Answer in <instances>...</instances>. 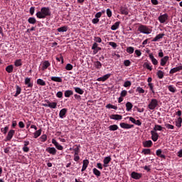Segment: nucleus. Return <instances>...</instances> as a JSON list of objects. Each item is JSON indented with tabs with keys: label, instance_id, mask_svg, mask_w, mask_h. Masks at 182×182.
Masks as SVG:
<instances>
[{
	"label": "nucleus",
	"instance_id": "obj_38",
	"mask_svg": "<svg viewBox=\"0 0 182 182\" xmlns=\"http://www.w3.org/2000/svg\"><path fill=\"white\" fill-rule=\"evenodd\" d=\"M156 76L159 77V79H163V77H164V72L162 70H158L156 73Z\"/></svg>",
	"mask_w": 182,
	"mask_h": 182
},
{
	"label": "nucleus",
	"instance_id": "obj_17",
	"mask_svg": "<svg viewBox=\"0 0 182 182\" xmlns=\"http://www.w3.org/2000/svg\"><path fill=\"white\" fill-rule=\"evenodd\" d=\"M25 85L27 86V87H30L31 89L33 87V82H31V77L25 78Z\"/></svg>",
	"mask_w": 182,
	"mask_h": 182
},
{
	"label": "nucleus",
	"instance_id": "obj_55",
	"mask_svg": "<svg viewBox=\"0 0 182 182\" xmlns=\"http://www.w3.org/2000/svg\"><path fill=\"white\" fill-rule=\"evenodd\" d=\"M130 86H132V82L130 81H126L124 83V87H130Z\"/></svg>",
	"mask_w": 182,
	"mask_h": 182
},
{
	"label": "nucleus",
	"instance_id": "obj_29",
	"mask_svg": "<svg viewBox=\"0 0 182 182\" xmlns=\"http://www.w3.org/2000/svg\"><path fill=\"white\" fill-rule=\"evenodd\" d=\"M163 153V151L161 149L156 150V154L158 156V157H161V159H166V155L161 154Z\"/></svg>",
	"mask_w": 182,
	"mask_h": 182
},
{
	"label": "nucleus",
	"instance_id": "obj_2",
	"mask_svg": "<svg viewBox=\"0 0 182 182\" xmlns=\"http://www.w3.org/2000/svg\"><path fill=\"white\" fill-rule=\"evenodd\" d=\"M138 31L141 33H144L145 35H150V33H151L152 32V30L151 28H149L147 26L144 25H140L138 27Z\"/></svg>",
	"mask_w": 182,
	"mask_h": 182
},
{
	"label": "nucleus",
	"instance_id": "obj_59",
	"mask_svg": "<svg viewBox=\"0 0 182 182\" xmlns=\"http://www.w3.org/2000/svg\"><path fill=\"white\" fill-rule=\"evenodd\" d=\"M56 96L59 99H62V97H63V92H62V91L58 92Z\"/></svg>",
	"mask_w": 182,
	"mask_h": 182
},
{
	"label": "nucleus",
	"instance_id": "obj_37",
	"mask_svg": "<svg viewBox=\"0 0 182 182\" xmlns=\"http://www.w3.org/2000/svg\"><path fill=\"white\" fill-rule=\"evenodd\" d=\"M6 71L8 73H12L14 72V65H9L6 68Z\"/></svg>",
	"mask_w": 182,
	"mask_h": 182
},
{
	"label": "nucleus",
	"instance_id": "obj_8",
	"mask_svg": "<svg viewBox=\"0 0 182 182\" xmlns=\"http://www.w3.org/2000/svg\"><path fill=\"white\" fill-rule=\"evenodd\" d=\"M46 151L49 153V154H52V156H56V153H58V150H56L55 147H48L46 148Z\"/></svg>",
	"mask_w": 182,
	"mask_h": 182
},
{
	"label": "nucleus",
	"instance_id": "obj_52",
	"mask_svg": "<svg viewBox=\"0 0 182 182\" xmlns=\"http://www.w3.org/2000/svg\"><path fill=\"white\" fill-rule=\"evenodd\" d=\"M65 69L66 70H72L73 69V65H72L70 63H68L66 65Z\"/></svg>",
	"mask_w": 182,
	"mask_h": 182
},
{
	"label": "nucleus",
	"instance_id": "obj_45",
	"mask_svg": "<svg viewBox=\"0 0 182 182\" xmlns=\"http://www.w3.org/2000/svg\"><path fill=\"white\" fill-rule=\"evenodd\" d=\"M42 134V129H38L34 133V139H38Z\"/></svg>",
	"mask_w": 182,
	"mask_h": 182
},
{
	"label": "nucleus",
	"instance_id": "obj_7",
	"mask_svg": "<svg viewBox=\"0 0 182 182\" xmlns=\"http://www.w3.org/2000/svg\"><path fill=\"white\" fill-rule=\"evenodd\" d=\"M143 176L142 173H139L136 171H133L131 173L132 178H134V180H140V178Z\"/></svg>",
	"mask_w": 182,
	"mask_h": 182
},
{
	"label": "nucleus",
	"instance_id": "obj_42",
	"mask_svg": "<svg viewBox=\"0 0 182 182\" xmlns=\"http://www.w3.org/2000/svg\"><path fill=\"white\" fill-rule=\"evenodd\" d=\"M127 53H129V55H132V53H134V48L132 46L127 47Z\"/></svg>",
	"mask_w": 182,
	"mask_h": 182
},
{
	"label": "nucleus",
	"instance_id": "obj_47",
	"mask_svg": "<svg viewBox=\"0 0 182 182\" xmlns=\"http://www.w3.org/2000/svg\"><path fill=\"white\" fill-rule=\"evenodd\" d=\"M107 109H114V110H117V106L116 105H112L111 104H108L106 105Z\"/></svg>",
	"mask_w": 182,
	"mask_h": 182
},
{
	"label": "nucleus",
	"instance_id": "obj_62",
	"mask_svg": "<svg viewBox=\"0 0 182 182\" xmlns=\"http://www.w3.org/2000/svg\"><path fill=\"white\" fill-rule=\"evenodd\" d=\"M124 66H130L132 65V62H130L129 60H125L124 61Z\"/></svg>",
	"mask_w": 182,
	"mask_h": 182
},
{
	"label": "nucleus",
	"instance_id": "obj_54",
	"mask_svg": "<svg viewBox=\"0 0 182 182\" xmlns=\"http://www.w3.org/2000/svg\"><path fill=\"white\" fill-rule=\"evenodd\" d=\"M148 86L151 90V92H152L153 93H154V85H153V83H149Z\"/></svg>",
	"mask_w": 182,
	"mask_h": 182
},
{
	"label": "nucleus",
	"instance_id": "obj_22",
	"mask_svg": "<svg viewBox=\"0 0 182 182\" xmlns=\"http://www.w3.org/2000/svg\"><path fill=\"white\" fill-rule=\"evenodd\" d=\"M119 11L122 15H129V9L127 7L121 6Z\"/></svg>",
	"mask_w": 182,
	"mask_h": 182
},
{
	"label": "nucleus",
	"instance_id": "obj_51",
	"mask_svg": "<svg viewBox=\"0 0 182 182\" xmlns=\"http://www.w3.org/2000/svg\"><path fill=\"white\" fill-rule=\"evenodd\" d=\"M40 139L43 143H45V141L48 140V136H46V134H43L40 137Z\"/></svg>",
	"mask_w": 182,
	"mask_h": 182
},
{
	"label": "nucleus",
	"instance_id": "obj_24",
	"mask_svg": "<svg viewBox=\"0 0 182 182\" xmlns=\"http://www.w3.org/2000/svg\"><path fill=\"white\" fill-rule=\"evenodd\" d=\"M166 34L164 33H159L158 34L152 41L151 42H158L159 39H163V37L165 36Z\"/></svg>",
	"mask_w": 182,
	"mask_h": 182
},
{
	"label": "nucleus",
	"instance_id": "obj_30",
	"mask_svg": "<svg viewBox=\"0 0 182 182\" xmlns=\"http://www.w3.org/2000/svg\"><path fill=\"white\" fill-rule=\"evenodd\" d=\"M65 97H70V96H73V91L68 90H65L64 92Z\"/></svg>",
	"mask_w": 182,
	"mask_h": 182
},
{
	"label": "nucleus",
	"instance_id": "obj_25",
	"mask_svg": "<svg viewBox=\"0 0 182 182\" xmlns=\"http://www.w3.org/2000/svg\"><path fill=\"white\" fill-rule=\"evenodd\" d=\"M163 129H164L161 125L155 124L154 127L153 132H163Z\"/></svg>",
	"mask_w": 182,
	"mask_h": 182
},
{
	"label": "nucleus",
	"instance_id": "obj_10",
	"mask_svg": "<svg viewBox=\"0 0 182 182\" xmlns=\"http://www.w3.org/2000/svg\"><path fill=\"white\" fill-rule=\"evenodd\" d=\"M112 76L111 73H108L102 77H98L97 79V82H106V80H107V79H109L110 77Z\"/></svg>",
	"mask_w": 182,
	"mask_h": 182
},
{
	"label": "nucleus",
	"instance_id": "obj_21",
	"mask_svg": "<svg viewBox=\"0 0 182 182\" xmlns=\"http://www.w3.org/2000/svg\"><path fill=\"white\" fill-rule=\"evenodd\" d=\"M66 113H68V109L66 108H63L60 111L59 113V117L60 119H63V117H65V116H66Z\"/></svg>",
	"mask_w": 182,
	"mask_h": 182
},
{
	"label": "nucleus",
	"instance_id": "obj_1",
	"mask_svg": "<svg viewBox=\"0 0 182 182\" xmlns=\"http://www.w3.org/2000/svg\"><path fill=\"white\" fill-rule=\"evenodd\" d=\"M36 15L38 19H45L47 16H50L52 12L49 7H43L41 9V11L37 12Z\"/></svg>",
	"mask_w": 182,
	"mask_h": 182
},
{
	"label": "nucleus",
	"instance_id": "obj_20",
	"mask_svg": "<svg viewBox=\"0 0 182 182\" xmlns=\"http://www.w3.org/2000/svg\"><path fill=\"white\" fill-rule=\"evenodd\" d=\"M143 146L146 148H150L153 146V141L151 140L144 141L142 142Z\"/></svg>",
	"mask_w": 182,
	"mask_h": 182
},
{
	"label": "nucleus",
	"instance_id": "obj_16",
	"mask_svg": "<svg viewBox=\"0 0 182 182\" xmlns=\"http://www.w3.org/2000/svg\"><path fill=\"white\" fill-rule=\"evenodd\" d=\"M109 119L112 120H122L123 119V116L120 114H111L109 116Z\"/></svg>",
	"mask_w": 182,
	"mask_h": 182
},
{
	"label": "nucleus",
	"instance_id": "obj_32",
	"mask_svg": "<svg viewBox=\"0 0 182 182\" xmlns=\"http://www.w3.org/2000/svg\"><path fill=\"white\" fill-rule=\"evenodd\" d=\"M92 173L93 174H95V176H96V177H100L102 173L100 172V171H99L97 168H94L92 169Z\"/></svg>",
	"mask_w": 182,
	"mask_h": 182
},
{
	"label": "nucleus",
	"instance_id": "obj_40",
	"mask_svg": "<svg viewBox=\"0 0 182 182\" xmlns=\"http://www.w3.org/2000/svg\"><path fill=\"white\" fill-rule=\"evenodd\" d=\"M181 123H182V118L181 117H178V120L176 121V126L180 129V127H181Z\"/></svg>",
	"mask_w": 182,
	"mask_h": 182
},
{
	"label": "nucleus",
	"instance_id": "obj_15",
	"mask_svg": "<svg viewBox=\"0 0 182 182\" xmlns=\"http://www.w3.org/2000/svg\"><path fill=\"white\" fill-rule=\"evenodd\" d=\"M52 143L54 144L57 150H63V146L60 144H59L57 141L56 139H52Z\"/></svg>",
	"mask_w": 182,
	"mask_h": 182
},
{
	"label": "nucleus",
	"instance_id": "obj_41",
	"mask_svg": "<svg viewBox=\"0 0 182 182\" xmlns=\"http://www.w3.org/2000/svg\"><path fill=\"white\" fill-rule=\"evenodd\" d=\"M58 32H67L68 31V26H62L57 29Z\"/></svg>",
	"mask_w": 182,
	"mask_h": 182
},
{
	"label": "nucleus",
	"instance_id": "obj_61",
	"mask_svg": "<svg viewBox=\"0 0 182 182\" xmlns=\"http://www.w3.org/2000/svg\"><path fill=\"white\" fill-rule=\"evenodd\" d=\"M107 15L108 18H112V10H110V9H107Z\"/></svg>",
	"mask_w": 182,
	"mask_h": 182
},
{
	"label": "nucleus",
	"instance_id": "obj_33",
	"mask_svg": "<svg viewBox=\"0 0 182 182\" xmlns=\"http://www.w3.org/2000/svg\"><path fill=\"white\" fill-rule=\"evenodd\" d=\"M16 94L14 95V97H18V96H19V95H21V92H22V89L21 88V87H19V85H16Z\"/></svg>",
	"mask_w": 182,
	"mask_h": 182
},
{
	"label": "nucleus",
	"instance_id": "obj_12",
	"mask_svg": "<svg viewBox=\"0 0 182 182\" xmlns=\"http://www.w3.org/2000/svg\"><path fill=\"white\" fill-rule=\"evenodd\" d=\"M119 126L122 127V129H133V127H134V125L126 124L124 122L120 123Z\"/></svg>",
	"mask_w": 182,
	"mask_h": 182
},
{
	"label": "nucleus",
	"instance_id": "obj_23",
	"mask_svg": "<svg viewBox=\"0 0 182 182\" xmlns=\"http://www.w3.org/2000/svg\"><path fill=\"white\" fill-rule=\"evenodd\" d=\"M149 59H151V63H153V65H154L155 66L159 65V61L157 60V59H156L154 58V55H153V54H149Z\"/></svg>",
	"mask_w": 182,
	"mask_h": 182
},
{
	"label": "nucleus",
	"instance_id": "obj_6",
	"mask_svg": "<svg viewBox=\"0 0 182 182\" xmlns=\"http://www.w3.org/2000/svg\"><path fill=\"white\" fill-rule=\"evenodd\" d=\"M158 19H159L160 23H165L166 21H167V19H168V14H164L163 15H161L158 17Z\"/></svg>",
	"mask_w": 182,
	"mask_h": 182
},
{
	"label": "nucleus",
	"instance_id": "obj_27",
	"mask_svg": "<svg viewBox=\"0 0 182 182\" xmlns=\"http://www.w3.org/2000/svg\"><path fill=\"white\" fill-rule=\"evenodd\" d=\"M119 26H120V21H117L114 25L111 26V29L112 31H116L119 29Z\"/></svg>",
	"mask_w": 182,
	"mask_h": 182
},
{
	"label": "nucleus",
	"instance_id": "obj_5",
	"mask_svg": "<svg viewBox=\"0 0 182 182\" xmlns=\"http://www.w3.org/2000/svg\"><path fill=\"white\" fill-rule=\"evenodd\" d=\"M14 134H15V130L11 129L9 132L8 134L4 139V141H11L12 140V137H14Z\"/></svg>",
	"mask_w": 182,
	"mask_h": 182
},
{
	"label": "nucleus",
	"instance_id": "obj_13",
	"mask_svg": "<svg viewBox=\"0 0 182 182\" xmlns=\"http://www.w3.org/2000/svg\"><path fill=\"white\" fill-rule=\"evenodd\" d=\"M170 59V57L168 55L164 56L161 59L160 65L161 66H166L167 62H168V60Z\"/></svg>",
	"mask_w": 182,
	"mask_h": 182
},
{
	"label": "nucleus",
	"instance_id": "obj_39",
	"mask_svg": "<svg viewBox=\"0 0 182 182\" xmlns=\"http://www.w3.org/2000/svg\"><path fill=\"white\" fill-rule=\"evenodd\" d=\"M28 22L31 25H35V23H36V18H35V17H30L28 19Z\"/></svg>",
	"mask_w": 182,
	"mask_h": 182
},
{
	"label": "nucleus",
	"instance_id": "obj_57",
	"mask_svg": "<svg viewBox=\"0 0 182 182\" xmlns=\"http://www.w3.org/2000/svg\"><path fill=\"white\" fill-rule=\"evenodd\" d=\"M56 60H57L58 62H60V60H61L62 65H63V63H64L63 56L62 55H60V58L56 57Z\"/></svg>",
	"mask_w": 182,
	"mask_h": 182
},
{
	"label": "nucleus",
	"instance_id": "obj_46",
	"mask_svg": "<svg viewBox=\"0 0 182 182\" xmlns=\"http://www.w3.org/2000/svg\"><path fill=\"white\" fill-rule=\"evenodd\" d=\"M141 153L145 154V156L147 154H151V150H150V149H144Z\"/></svg>",
	"mask_w": 182,
	"mask_h": 182
},
{
	"label": "nucleus",
	"instance_id": "obj_3",
	"mask_svg": "<svg viewBox=\"0 0 182 182\" xmlns=\"http://www.w3.org/2000/svg\"><path fill=\"white\" fill-rule=\"evenodd\" d=\"M157 106H159V101L156 99H151L148 105V108L149 110H155Z\"/></svg>",
	"mask_w": 182,
	"mask_h": 182
},
{
	"label": "nucleus",
	"instance_id": "obj_36",
	"mask_svg": "<svg viewBox=\"0 0 182 182\" xmlns=\"http://www.w3.org/2000/svg\"><path fill=\"white\" fill-rule=\"evenodd\" d=\"M94 66L96 69L100 70L102 69V63H100V61H95L94 63Z\"/></svg>",
	"mask_w": 182,
	"mask_h": 182
},
{
	"label": "nucleus",
	"instance_id": "obj_44",
	"mask_svg": "<svg viewBox=\"0 0 182 182\" xmlns=\"http://www.w3.org/2000/svg\"><path fill=\"white\" fill-rule=\"evenodd\" d=\"M14 65L16 68H19V66H22V60L21 59L16 60L14 62Z\"/></svg>",
	"mask_w": 182,
	"mask_h": 182
},
{
	"label": "nucleus",
	"instance_id": "obj_63",
	"mask_svg": "<svg viewBox=\"0 0 182 182\" xmlns=\"http://www.w3.org/2000/svg\"><path fill=\"white\" fill-rule=\"evenodd\" d=\"M136 92H138L139 93H144V90L141 87H138L136 88Z\"/></svg>",
	"mask_w": 182,
	"mask_h": 182
},
{
	"label": "nucleus",
	"instance_id": "obj_31",
	"mask_svg": "<svg viewBox=\"0 0 182 182\" xmlns=\"http://www.w3.org/2000/svg\"><path fill=\"white\" fill-rule=\"evenodd\" d=\"M73 89L76 93H78V95H83V93H85V91H83L80 87H74Z\"/></svg>",
	"mask_w": 182,
	"mask_h": 182
},
{
	"label": "nucleus",
	"instance_id": "obj_28",
	"mask_svg": "<svg viewBox=\"0 0 182 182\" xmlns=\"http://www.w3.org/2000/svg\"><path fill=\"white\" fill-rule=\"evenodd\" d=\"M108 129L110 132H116V130L119 129V126L117 124L110 125Z\"/></svg>",
	"mask_w": 182,
	"mask_h": 182
},
{
	"label": "nucleus",
	"instance_id": "obj_9",
	"mask_svg": "<svg viewBox=\"0 0 182 182\" xmlns=\"http://www.w3.org/2000/svg\"><path fill=\"white\" fill-rule=\"evenodd\" d=\"M70 150H73L75 156H79V153H80V145H74L73 148L70 149Z\"/></svg>",
	"mask_w": 182,
	"mask_h": 182
},
{
	"label": "nucleus",
	"instance_id": "obj_49",
	"mask_svg": "<svg viewBox=\"0 0 182 182\" xmlns=\"http://www.w3.org/2000/svg\"><path fill=\"white\" fill-rule=\"evenodd\" d=\"M168 89L169 92H171L172 93H176V87H173V85H169L168 87Z\"/></svg>",
	"mask_w": 182,
	"mask_h": 182
},
{
	"label": "nucleus",
	"instance_id": "obj_34",
	"mask_svg": "<svg viewBox=\"0 0 182 182\" xmlns=\"http://www.w3.org/2000/svg\"><path fill=\"white\" fill-rule=\"evenodd\" d=\"M125 106L127 108V112H130V110L133 109V104H132L130 102H127Z\"/></svg>",
	"mask_w": 182,
	"mask_h": 182
},
{
	"label": "nucleus",
	"instance_id": "obj_60",
	"mask_svg": "<svg viewBox=\"0 0 182 182\" xmlns=\"http://www.w3.org/2000/svg\"><path fill=\"white\" fill-rule=\"evenodd\" d=\"M109 46H112L114 48V49H116L117 48V44L114 42H109Z\"/></svg>",
	"mask_w": 182,
	"mask_h": 182
},
{
	"label": "nucleus",
	"instance_id": "obj_26",
	"mask_svg": "<svg viewBox=\"0 0 182 182\" xmlns=\"http://www.w3.org/2000/svg\"><path fill=\"white\" fill-rule=\"evenodd\" d=\"M50 79L53 82H57L58 83H62L63 82L62 77H51Z\"/></svg>",
	"mask_w": 182,
	"mask_h": 182
},
{
	"label": "nucleus",
	"instance_id": "obj_11",
	"mask_svg": "<svg viewBox=\"0 0 182 182\" xmlns=\"http://www.w3.org/2000/svg\"><path fill=\"white\" fill-rule=\"evenodd\" d=\"M180 70H182V65L171 68L169 73L170 75H174V73H177V72H180Z\"/></svg>",
	"mask_w": 182,
	"mask_h": 182
},
{
	"label": "nucleus",
	"instance_id": "obj_35",
	"mask_svg": "<svg viewBox=\"0 0 182 182\" xmlns=\"http://www.w3.org/2000/svg\"><path fill=\"white\" fill-rule=\"evenodd\" d=\"M37 85H38L39 86H46V82H45V80L39 78L37 80Z\"/></svg>",
	"mask_w": 182,
	"mask_h": 182
},
{
	"label": "nucleus",
	"instance_id": "obj_56",
	"mask_svg": "<svg viewBox=\"0 0 182 182\" xmlns=\"http://www.w3.org/2000/svg\"><path fill=\"white\" fill-rule=\"evenodd\" d=\"M165 127H166V129L173 130L174 125H171L170 124H165Z\"/></svg>",
	"mask_w": 182,
	"mask_h": 182
},
{
	"label": "nucleus",
	"instance_id": "obj_64",
	"mask_svg": "<svg viewBox=\"0 0 182 182\" xmlns=\"http://www.w3.org/2000/svg\"><path fill=\"white\" fill-rule=\"evenodd\" d=\"M30 14L31 15H33V14H35V7L32 6L30 8Z\"/></svg>",
	"mask_w": 182,
	"mask_h": 182
},
{
	"label": "nucleus",
	"instance_id": "obj_43",
	"mask_svg": "<svg viewBox=\"0 0 182 182\" xmlns=\"http://www.w3.org/2000/svg\"><path fill=\"white\" fill-rule=\"evenodd\" d=\"M88 166H89V160L88 159L83 160L82 167L86 169L87 168Z\"/></svg>",
	"mask_w": 182,
	"mask_h": 182
},
{
	"label": "nucleus",
	"instance_id": "obj_58",
	"mask_svg": "<svg viewBox=\"0 0 182 182\" xmlns=\"http://www.w3.org/2000/svg\"><path fill=\"white\" fill-rule=\"evenodd\" d=\"M8 130H9V127H5L4 128H1V132L4 134H6L8 133Z\"/></svg>",
	"mask_w": 182,
	"mask_h": 182
},
{
	"label": "nucleus",
	"instance_id": "obj_14",
	"mask_svg": "<svg viewBox=\"0 0 182 182\" xmlns=\"http://www.w3.org/2000/svg\"><path fill=\"white\" fill-rule=\"evenodd\" d=\"M151 140H153V141H157V140H159V134L157 132L155 131H151Z\"/></svg>",
	"mask_w": 182,
	"mask_h": 182
},
{
	"label": "nucleus",
	"instance_id": "obj_19",
	"mask_svg": "<svg viewBox=\"0 0 182 182\" xmlns=\"http://www.w3.org/2000/svg\"><path fill=\"white\" fill-rule=\"evenodd\" d=\"M49 66H50V63H49V61H48V60H45L42 63L41 70H46V69H48L49 68Z\"/></svg>",
	"mask_w": 182,
	"mask_h": 182
},
{
	"label": "nucleus",
	"instance_id": "obj_18",
	"mask_svg": "<svg viewBox=\"0 0 182 182\" xmlns=\"http://www.w3.org/2000/svg\"><path fill=\"white\" fill-rule=\"evenodd\" d=\"M112 161V157L110 156H106L104 160H103V166L104 167H108L109 166V163Z\"/></svg>",
	"mask_w": 182,
	"mask_h": 182
},
{
	"label": "nucleus",
	"instance_id": "obj_48",
	"mask_svg": "<svg viewBox=\"0 0 182 182\" xmlns=\"http://www.w3.org/2000/svg\"><path fill=\"white\" fill-rule=\"evenodd\" d=\"M144 66L146 68V69H148V70H153V68H151L150 63H144Z\"/></svg>",
	"mask_w": 182,
	"mask_h": 182
},
{
	"label": "nucleus",
	"instance_id": "obj_4",
	"mask_svg": "<svg viewBox=\"0 0 182 182\" xmlns=\"http://www.w3.org/2000/svg\"><path fill=\"white\" fill-rule=\"evenodd\" d=\"M46 104H43V106L44 107H50V109H56V106H58V102H50L49 100H46L45 101Z\"/></svg>",
	"mask_w": 182,
	"mask_h": 182
},
{
	"label": "nucleus",
	"instance_id": "obj_50",
	"mask_svg": "<svg viewBox=\"0 0 182 182\" xmlns=\"http://www.w3.org/2000/svg\"><path fill=\"white\" fill-rule=\"evenodd\" d=\"M94 41L96 43H102V38L100 37H94Z\"/></svg>",
	"mask_w": 182,
	"mask_h": 182
},
{
	"label": "nucleus",
	"instance_id": "obj_53",
	"mask_svg": "<svg viewBox=\"0 0 182 182\" xmlns=\"http://www.w3.org/2000/svg\"><path fill=\"white\" fill-rule=\"evenodd\" d=\"M120 96L122 97H126L127 96V90H122L120 93Z\"/></svg>",
	"mask_w": 182,
	"mask_h": 182
}]
</instances>
